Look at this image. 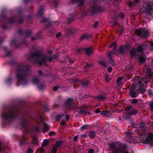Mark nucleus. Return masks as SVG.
Returning <instances> with one entry per match:
<instances>
[{
	"label": "nucleus",
	"instance_id": "obj_60",
	"mask_svg": "<svg viewBox=\"0 0 153 153\" xmlns=\"http://www.w3.org/2000/svg\"><path fill=\"white\" fill-rule=\"evenodd\" d=\"M39 129V128L38 126H36L34 128V130L36 131H38Z\"/></svg>",
	"mask_w": 153,
	"mask_h": 153
},
{
	"label": "nucleus",
	"instance_id": "obj_62",
	"mask_svg": "<svg viewBox=\"0 0 153 153\" xmlns=\"http://www.w3.org/2000/svg\"><path fill=\"white\" fill-rule=\"evenodd\" d=\"M39 151L41 152H44V150L42 148H40L39 149Z\"/></svg>",
	"mask_w": 153,
	"mask_h": 153
},
{
	"label": "nucleus",
	"instance_id": "obj_41",
	"mask_svg": "<svg viewBox=\"0 0 153 153\" xmlns=\"http://www.w3.org/2000/svg\"><path fill=\"white\" fill-rule=\"evenodd\" d=\"M119 16L120 18L123 19L124 17V15L123 13H121L119 14Z\"/></svg>",
	"mask_w": 153,
	"mask_h": 153
},
{
	"label": "nucleus",
	"instance_id": "obj_64",
	"mask_svg": "<svg viewBox=\"0 0 153 153\" xmlns=\"http://www.w3.org/2000/svg\"><path fill=\"white\" fill-rule=\"evenodd\" d=\"M65 118L67 120H68L69 118V116L68 115H66L65 117Z\"/></svg>",
	"mask_w": 153,
	"mask_h": 153
},
{
	"label": "nucleus",
	"instance_id": "obj_35",
	"mask_svg": "<svg viewBox=\"0 0 153 153\" xmlns=\"http://www.w3.org/2000/svg\"><path fill=\"white\" fill-rule=\"evenodd\" d=\"M91 66V65L90 63L87 64L84 67V68L85 70H86L87 69Z\"/></svg>",
	"mask_w": 153,
	"mask_h": 153
},
{
	"label": "nucleus",
	"instance_id": "obj_5",
	"mask_svg": "<svg viewBox=\"0 0 153 153\" xmlns=\"http://www.w3.org/2000/svg\"><path fill=\"white\" fill-rule=\"evenodd\" d=\"M46 60L47 58L45 56L41 55L38 57L36 62L39 64H41L44 63Z\"/></svg>",
	"mask_w": 153,
	"mask_h": 153
},
{
	"label": "nucleus",
	"instance_id": "obj_52",
	"mask_svg": "<svg viewBox=\"0 0 153 153\" xmlns=\"http://www.w3.org/2000/svg\"><path fill=\"white\" fill-rule=\"evenodd\" d=\"M150 106L151 110H153V102L150 104Z\"/></svg>",
	"mask_w": 153,
	"mask_h": 153
},
{
	"label": "nucleus",
	"instance_id": "obj_3",
	"mask_svg": "<svg viewBox=\"0 0 153 153\" xmlns=\"http://www.w3.org/2000/svg\"><path fill=\"white\" fill-rule=\"evenodd\" d=\"M15 114L13 111H10L4 113L2 115V117L4 119H8L15 117Z\"/></svg>",
	"mask_w": 153,
	"mask_h": 153
},
{
	"label": "nucleus",
	"instance_id": "obj_10",
	"mask_svg": "<svg viewBox=\"0 0 153 153\" xmlns=\"http://www.w3.org/2000/svg\"><path fill=\"white\" fill-rule=\"evenodd\" d=\"M73 104V103L72 100L71 99H68L66 101L65 103V105L66 106L69 107Z\"/></svg>",
	"mask_w": 153,
	"mask_h": 153
},
{
	"label": "nucleus",
	"instance_id": "obj_54",
	"mask_svg": "<svg viewBox=\"0 0 153 153\" xmlns=\"http://www.w3.org/2000/svg\"><path fill=\"white\" fill-rule=\"evenodd\" d=\"M137 102V100L136 99H134L132 101V103H136Z\"/></svg>",
	"mask_w": 153,
	"mask_h": 153
},
{
	"label": "nucleus",
	"instance_id": "obj_1",
	"mask_svg": "<svg viewBox=\"0 0 153 153\" xmlns=\"http://www.w3.org/2000/svg\"><path fill=\"white\" fill-rule=\"evenodd\" d=\"M109 146L111 149L114 150L112 153H122L126 147L125 144H120L118 143H112L109 144Z\"/></svg>",
	"mask_w": 153,
	"mask_h": 153
},
{
	"label": "nucleus",
	"instance_id": "obj_4",
	"mask_svg": "<svg viewBox=\"0 0 153 153\" xmlns=\"http://www.w3.org/2000/svg\"><path fill=\"white\" fill-rule=\"evenodd\" d=\"M135 33L137 35L141 34L145 36H147L149 33V32L146 29L143 28H141L136 30Z\"/></svg>",
	"mask_w": 153,
	"mask_h": 153
},
{
	"label": "nucleus",
	"instance_id": "obj_43",
	"mask_svg": "<svg viewBox=\"0 0 153 153\" xmlns=\"http://www.w3.org/2000/svg\"><path fill=\"white\" fill-rule=\"evenodd\" d=\"M99 23L97 22H95L94 24V27L95 28L97 27Z\"/></svg>",
	"mask_w": 153,
	"mask_h": 153
},
{
	"label": "nucleus",
	"instance_id": "obj_30",
	"mask_svg": "<svg viewBox=\"0 0 153 153\" xmlns=\"http://www.w3.org/2000/svg\"><path fill=\"white\" fill-rule=\"evenodd\" d=\"M140 127L142 131H144L145 129V125L144 123L140 124Z\"/></svg>",
	"mask_w": 153,
	"mask_h": 153
},
{
	"label": "nucleus",
	"instance_id": "obj_46",
	"mask_svg": "<svg viewBox=\"0 0 153 153\" xmlns=\"http://www.w3.org/2000/svg\"><path fill=\"white\" fill-rule=\"evenodd\" d=\"M80 113H87L88 114H90L91 113L89 112H87L86 111H85L83 110H81L80 111Z\"/></svg>",
	"mask_w": 153,
	"mask_h": 153
},
{
	"label": "nucleus",
	"instance_id": "obj_44",
	"mask_svg": "<svg viewBox=\"0 0 153 153\" xmlns=\"http://www.w3.org/2000/svg\"><path fill=\"white\" fill-rule=\"evenodd\" d=\"M63 116V115L62 114L58 115L56 117V119L57 120H59L62 118Z\"/></svg>",
	"mask_w": 153,
	"mask_h": 153
},
{
	"label": "nucleus",
	"instance_id": "obj_12",
	"mask_svg": "<svg viewBox=\"0 0 153 153\" xmlns=\"http://www.w3.org/2000/svg\"><path fill=\"white\" fill-rule=\"evenodd\" d=\"M16 76L19 80H23L24 76L23 74L22 73H18L16 75Z\"/></svg>",
	"mask_w": 153,
	"mask_h": 153
},
{
	"label": "nucleus",
	"instance_id": "obj_58",
	"mask_svg": "<svg viewBox=\"0 0 153 153\" xmlns=\"http://www.w3.org/2000/svg\"><path fill=\"white\" fill-rule=\"evenodd\" d=\"M108 72H111L112 70V68L111 67L108 68Z\"/></svg>",
	"mask_w": 153,
	"mask_h": 153
},
{
	"label": "nucleus",
	"instance_id": "obj_61",
	"mask_svg": "<svg viewBox=\"0 0 153 153\" xmlns=\"http://www.w3.org/2000/svg\"><path fill=\"white\" fill-rule=\"evenodd\" d=\"M61 35V33H58L56 35V37L57 38L59 37Z\"/></svg>",
	"mask_w": 153,
	"mask_h": 153
},
{
	"label": "nucleus",
	"instance_id": "obj_17",
	"mask_svg": "<svg viewBox=\"0 0 153 153\" xmlns=\"http://www.w3.org/2000/svg\"><path fill=\"white\" fill-rule=\"evenodd\" d=\"M62 141L61 140H59L57 141L56 144V145L55 146L56 147L59 148V147L61 145H62Z\"/></svg>",
	"mask_w": 153,
	"mask_h": 153
},
{
	"label": "nucleus",
	"instance_id": "obj_25",
	"mask_svg": "<svg viewBox=\"0 0 153 153\" xmlns=\"http://www.w3.org/2000/svg\"><path fill=\"white\" fill-rule=\"evenodd\" d=\"M48 143V140H45L42 143V147H44L46 146Z\"/></svg>",
	"mask_w": 153,
	"mask_h": 153
},
{
	"label": "nucleus",
	"instance_id": "obj_29",
	"mask_svg": "<svg viewBox=\"0 0 153 153\" xmlns=\"http://www.w3.org/2000/svg\"><path fill=\"white\" fill-rule=\"evenodd\" d=\"M57 148L55 146H54L53 147L51 153H56Z\"/></svg>",
	"mask_w": 153,
	"mask_h": 153
},
{
	"label": "nucleus",
	"instance_id": "obj_26",
	"mask_svg": "<svg viewBox=\"0 0 153 153\" xmlns=\"http://www.w3.org/2000/svg\"><path fill=\"white\" fill-rule=\"evenodd\" d=\"M140 0H134L133 2L131 4L130 6H133L134 5H136V4L138 3Z\"/></svg>",
	"mask_w": 153,
	"mask_h": 153
},
{
	"label": "nucleus",
	"instance_id": "obj_50",
	"mask_svg": "<svg viewBox=\"0 0 153 153\" xmlns=\"http://www.w3.org/2000/svg\"><path fill=\"white\" fill-rule=\"evenodd\" d=\"M54 134L55 132L53 131H51L49 133V135H53Z\"/></svg>",
	"mask_w": 153,
	"mask_h": 153
},
{
	"label": "nucleus",
	"instance_id": "obj_40",
	"mask_svg": "<svg viewBox=\"0 0 153 153\" xmlns=\"http://www.w3.org/2000/svg\"><path fill=\"white\" fill-rule=\"evenodd\" d=\"M138 82L139 83V85H140V86L142 85V83H143V82H144L145 83H146V82L144 80H143L142 81H140V80H139L138 81Z\"/></svg>",
	"mask_w": 153,
	"mask_h": 153
},
{
	"label": "nucleus",
	"instance_id": "obj_13",
	"mask_svg": "<svg viewBox=\"0 0 153 153\" xmlns=\"http://www.w3.org/2000/svg\"><path fill=\"white\" fill-rule=\"evenodd\" d=\"M123 79V77H119L118 78L116 82L118 85H120L123 83L122 82V80Z\"/></svg>",
	"mask_w": 153,
	"mask_h": 153
},
{
	"label": "nucleus",
	"instance_id": "obj_32",
	"mask_svg": "<svg viewBox=\"0 0 153 153\" xmlns=\"http://www.w3.org/2000/svg\"><path fill=\"white\" fill-rule=\"evenodd\" d=\"M117 47L115 46L114 47V48L113 49V50L112 51L111 53L113 54H115V53L116 51H117Z\"/></svg>",
	"mask_w": 153,
	"mask_h": 153
},
{
	"label": "nucleus",
	"instance_id": "obj_53",
	"mask_svg": "<svg viewBox=\"0 0 153 153\" xmlns=\"http://www.w3.org/2000/svg\"><path fill=\"white\" fill-rule=\"evenodd\" d=\"M78 138V136L76 135V136H75L74 137L73 139L75 141H76L77 140Z\"/></svg>",
	"mask_w": 153,
	"mask_h": 153
},
{
	"label": "nucleus",
	"instance_id": "obj_18",
	"mask_svg": "<svg viewBox=\"0 0 153 153\" xmlns=\"http://www.w3.org/2000/svg\"><path fill=\"white\" fill-rule=\"evenodd\" d=\"M95 135V132L93 131H91L89 132V136L91 138H94Z\"/></svg>",
	"mask_w": 153,
	"mask_h": 153
},
{
	"label": "nucleus",
	"instance_id": "obj_19",
	"mask_svg": "<svg viewBox=\"0 0 153 153\" xmlns=\"http://www.w3.org/2000/svg\"><path fill=\"white\" fill-rule=\"evenodd\" d=\"M100 64L102 66L106 67L107 62L106 61H100L99 62Z\"/></svg>",
	"mask_w": 153,
	"mask_h": 153
},
{
	"label": "nucleus",
	"instance_id": "obj_48",
	"mask_svg": "<svg viewBox=\"0 0 153 153\" xmlns=\"http://www.w3.org/2000/svg\"><path fill=\"white\" fill-rule=\"evenodd\" d=\"M117 22L116 19L115 18H114L113 19L112 21V23H113L114 24L116 23Z\"/></svg>",
	"mask_w": 153,
	"mask_h": 153
},
{
	"label": "nucleus",
	"instance_id": "obj_8",
	"mask_svg": "<svg viewBox=\"0 0 153 153\" xmlns=\"http://www.w3.org/2000/svg\"><path fill=\"white\" fill-rule=\"evenodd\" d=\"M90 10L92 11H98L99 10L98 6L95 4H92L90 7Z\"/></svg>",
	"mask_w": 153,
	"mask_h": 153
},
{
	"label": "nucleus",
	"instance_id": "obj_28",
	"mask_svg": "<svg viewBox=\"0 0 153 153\" xmlns=\"http://www.w3.org/2000/svg\"><path fill=\"white\" fill-rule=\"evenodd\" d=\"M138 90L140 92V93H143L145 91V89L144 88H141V87H140L138 89Z\"/></svg>",
	"mask_w": 153,
	"mask_h": 153
},
{
	"label": "nucleus",
	"instance_id": "obj_23",
	"mask_svg": "<svg viewBox=\"0 0 153 153\" xmlns=\"http://www.w3.org/2000/svg\"><path fill=\"white\" fill-rule=\"evenodd\" d=\"M44 10L43 8L40 9L38 12V16H41Z\"/></svg>",
	"mask_w": 153,
	"mask_h": 153
},
{
	"label": "nucleus",
	"instance_id": "obj_39",
	"mask_svg": "<svg viewBox=\"0 0 153 153\" xmlns=\"http://www.w3.org/2000/svg\"><path fill=\"white\" fill-rule=\"evenodd\" d=\"M39 82L38 79L37 78H34L33 80V82L34 84L37 83Z\"/></svg>",
	"mask_w": 153,
	"mask_h": 153
},
{
	"label": "nucleus",
	"instance_id": "obj_22",
	"mask_svg": "<svg viewBox=\"0 0 153 153\" xmlns=\"http://www.w3.org/2000/svg\"><path fill=\"white\" fill-rule=\"evenodd\" d=\"M124 52V48L122 46H121L119 51V53L120 54H122Z\"/></svg>",
	"mask_w": 153,
	"mask_h": 153
},
{
	"label": "nucleus",
	"instance_id": "obj_2",
	"mask_svg": "<svg viewBox=\"0 0 153 153\" xmlns=\"http://www.w3.org/2000/svg\"><path fill=\"white\" fill-rule=\"evenodd\" d=\"M144 2V7H145V10L146 13H148L149 15L152 16L153 15V13L151 12V10L153 9V7L151 5V3L150 1L149 0H146Z\"/></svg>",
	"mask_w": 153,
	"mask_h": 153
},
{
	"label": "nucleus",
	"instance_id": "obj_47",
	"mask_svg": "<svg viewBox=\"0 0 153 153\" xmlns=\"http://www.w3.org/2000/svg\"><path fill=\"white\" fill-rule=\"evenodd\" d=\"M132 108V107L131 106H129L127 107L126 108V110L128 111L130 110Z\"/></svg>",
	"mask_w": 153,
	"mask_h": 153
},
{
	"label": "nucleus",
	"instance_id": "obj_55",
	"mask_svg": "<svg viewBox=\"0 0 153 153\" xmlns=\"http://www.w3.org/2000/svg\"><path fill=\"white\" fill-rule=\"evenodd\" d=\"M15 43V42L14 41H11L10 42V44L11 45H14Z\"/></svg>",
	"mask_w": 153,
	"mask_h": 153
},
{
	"label": "nucleus",
	"instance_id": "obj_14",
	"mask_svg": "<svg viewBox=\"0 0 153 153\" xmlns=\"http://www.w3.org/2000/svg\"><path fill=\"white\" fill-rule=\"evenodd\" d=\"M101 114H103L104 116L108 117L109 116V111L108 110H105L102 111Z\"/></svg>",
	"mask_w": 153,
	"mask_h": 153
},
{
	"label": "nucleus",
	"instance_id": "obj_33",
	"mask_svg": "<svg viewBox=\"0 0 153 153\" xmlns=\"http://www.w3.org/2000/svg\"><path fill=\"white\" fill-rule=\"evenodd\" d=\"M137 51L140 52H142L143 49L140 46H139L137 48Z\"/></svg>",
	"mask_w": 153,
	"mask_h": 153
},
{
	"label": "nucleus",
	"instance_id": "obj_45",
	"mask_svg": "<svg viewBox=\"0 0 153 153\" xmlns=\"http://www.w3.org/2000/svg\"><path fill=\"white\" fill-rule=\"evenodd\" d=\"M60 124L61 126H65L66 125L65 122L63 120L61 121Z\"/></svg>",
	"mask_w": 153,
	"mask_h": 153
},
{
	"label": "nucleus",
	"instance_id": "obj_51",
	"mask_svg": "<svg viewBox=\"0 0 153 153\" xmlns=\"http://www.w3.org/2000/svg\"><path fill=\"white\" fill-rule=\"evenodd\" d=\"M33 151L31 149H29L27 150V153H33Z\"/></svg>",
	"mask_w": 153,
	"mask_h": 153
},
{
	"label": "nucleus",
	"instance_id": "obj_6",
	"mask_svg": "<svg viewBox=\"0 0 153 153\" xmlns=\"http://www.w3.org/2000/svg\"><path fill=\"white\" fill-rule=\"evenodd\" d=\"M136 85L135 84H133L131 88V90L130 91V94L131 95L132 97H135L137 96L136 94L133 91L134 90L136 87Z\"/></svg>",
	"mask_w": 153,
	"mask_h": 153
},
{
	"label": "nucleus",
	"instance_id": "obj_38",
	"mask_svg": "<svg viewBox=\"0 0 153 153\" xmlns=\"http://www.w3.org/2000/svg\"><path fill=\"white\" fill-rule=\"evenodd\" d=\"M113 46H114V47L115 46H117L116 45V43L115 42H113L110 45H109L110 48H111Z\"/></svg>",
	"mask_w": 153,
	"mask_h": 153
},
{
	"label": "nucleus",
	"instance_id": "obj_31",
	"mask_svg": "<svg viewBox=\"0 0 153 153\" xmlns=\"http://www.w3.org/2000/svg\"><path fill=\"white\" fill-rule=\"evenodd\" d=\"M126 134L127 137L131 139L132 137V135L131 132H126Z\"/></svg>",
	"mask_w": 153,
	"mask_h": 153
},
{
	"label": "nucleus",
	"instance_id": "obj_49",
	"mask_svg": "<svg viewBox=\"0 0 153 153\" xmlns=\"http://www.w3.org/2000/svg\"><path fill=\"white\" fill-rule=\"evenodd\" d=\"M94 151L92 149H90L88 150V153H94Z\"/></svg>",
	"mask_w": 153,
	"mask_h": 153
},
{
	"label": "nucleus",
	"instance_id": "obj_57",
	"mask_svg": "<svg viewBox=\"0 0 153 153\" xmlns=\"http://www.w3.org/2000/svg\"><path fill=\"white\" fill-rule=\"evenodd\" d=\"M82 38H88V36L87 34H84L82 36Z\"/></svg>",
	"mask_w": 153,
	"mask_h": 153
},
{
	"label": "nucleus",
	"instance_id": "obj_21",
	"mask_svg": "<svg viewBox=\"0 0 153 153\" xmlns=\"http://www.w3.org/2000/svg\"><path fill=\"white\" fill-rule=\"evenodd\" d=\"M44 129L46 131H47L49 128V126L48 125L45 123H43Z\"/></svg>",
	"mask_w": 153,
	"mask_h": 153
},
{
	"label": "nucleus",
	"instance_id": "obj_56",
	"mask_svg": "<svg viewBox=\"0 0 153 153\" xmlns=\"http://www.w3.org/2000/svg\"><path fill=\"white\" fill-rule=\"evenodd\" d=\"M151 70L150 69L148 68L146 69V72L148 73H149L151 72Z\"/></svg>",
	"mask_w": 153,
	"mask_h": 153
},
{
	"label": "nucleus",
	"instance_id": "obj_15",
	"mask_svg": "<svg viewBox=\"0 0 153 153\" xmlns=\"http://www.w3.org/2000/svg\"><path fill=\"white\" fill-rule=\"evenodd\" d=\"M139 60L141 63H143L145 61V58L144 56H141L139 57Z\"/></svg>",
	"mask_w": 153,
	"mask_h": 153
},
{
	"label": "nucleus",
	"instance_id": "obj_24",
	"mask_svg": "<svg viewBox=\"0 0 153 153\" xmlns=\"http://www.w3.org/2000/svg\"><path fill=\"white\" fill-rule=\"evenodd\" d=\"M109 63L112 65L115 66V64L113 61V59L111 57L109 58Z\"/></svg>",
	"mask_w": 153,
	"mask_h": 153
},
{
	"label": "nucleus",
	"instance_id": "obj_11",
	"mask_svg": "<svg viewBox=\"0 0 153 153\" xmlns=\"http://www.w3.org/2000/svg\"><path fill=\"white\" fill-rule=\"evenodd\" d=\"M73 3L76 2L79 5H82L85 3V0H72Z\"/></svg>",
	"mask_w": 153,
	"mask_h": 153
},
{
	"label": "nucleus",
	"instance_id": "obj_42",
	"mask_svg": "<svg viewBox=\"0 0 153 153\" xmlns=\"http://www.w3.org/2000/svg\"><path fill=\"white\" fill-rule=\"evenodd\" d=\"M89 82L88 81H86L84 82H82V84L83 86H85L87 85Z\"/></svg>",
	"mask_w": 153,
	"mask_h": 153
},
{
	"label": "nucleus",
	"instance_id": "obj_7",
	"mask_svg": "<svg viewBox=\"0 0 153 153\" xmlns=\"http://www.w3.org/2000/svg\"><path fill=\"white\" fill-rule=\"evenodd\" d=\"M86 54L88 55H91L93 54V49L92 47L87 48L85 49Z\"/></svg>",
	"mask_w": 153,
	"mask_h": 153
},
{
	"label": "nucleus",
	"instance_id": "obj_9",
	"mask_svg": "<svg viewBox=\"0 0 153 153\" xmlns=\"http://www.w3.org/2000/svg\"><path fill=\"white\" fill-rule=\"evenodd\" d=\"M146 140L149 143L153 142V134L150 133L149 134Z\"/></svg>",
	"mask_w": 153,
	"mask_h": 153
},
{
	"label": "nucleus",
	"instance_id": "obj_34",
	"mask_svg": "<svg viewBox=\"0 0 153 153\" xmlns=\"http://www.w3.org/2000/svg\"><path fill=\"white\" fill-rule=\"evenodd\" d=\"M105 80L106 81L108 82H109L110 80V79L107 75H106L105 76Z\"/></svg>",
	"mask_w": 153,
	"mask_h": 153
},
{
	"label": "nucleus",
	"instance_id": "obj_59",
	"mask_svg": "<svg viewBox=\"0 0 153 153\" xmlns=\"http://www.w3.org/2000/svg\"><path fill=\"white\" fill-rule=\"evenodd\" d=\"M95 112L96 113H98L100 112V111L99 109H97L95 110Z\"/></svg>",
	"mask_w": 153,
	"mask_h": 153
},
{
	"label": "nucleus",
	"instance_id": "obj_16",
	"mask_svg": "<svg viewBox=\"0 0 153 153\" xmlns=\"http://www.w3.org/2000/svg\"><path fill=\"white\" fill-rule=\"evenodd\" d=\"M137 52V51L135 49H133L132 50L130 51V54L131 55L133 56H135Z\"/></svg>",
	"mask_w": 153,
	"mask_h": 153
},
{
	"label": "nucleus",
	"instance_id": "obj_27",
	"mask_svg": "<svg viewBox=\"0 0 153 153\" xmlns=\"http://www.w3.org/2000/svg\"><path fill=\"white\" fill-rule=\"evenodd\" d=\"M88 125H85L83 126H82L81 127V130H84L87 129L88 128Z\"/></svg>",
	"mask_w": 153,
	"mask_h": 153
},
{
	"label": "nucleus",
	"instance_id": "obj_63",
	"mask_svg": "<svg viewBox=\"0 0 153 153\" xmlns=\"http://www.w3.org/2000/svg\"><path fill=\"white\" fill-rule=\"evenodd\" d=\"M58 88L57 87H53V90L55 91H56L58 89Z\"/></svg>",
	"mask_w": 153,
	"mask_h": 153
},
{
	"label": "nucleus",
	"instance_id": "obj_36",
	"mask_svg": "<svg viewBox=\"0 0 153 153\" xmlns=\"http://www.w3.org/2000/svg\"><path fill=\"white\" fill-rule=\"evenodd\" d=\"M137 111L136 110H133L132 111H131L130 112V114L131 115H133L136 114L137 113Z\"/></svg>",
	"mask_w": 153,
	"mask_h": 153
},
{
	"label": "nucleus",
	"instance_id": "obj_20",
	"mask_svg": "<svg viewBox=\"0 0 153 153\" xmlns=\"http://www.w3.org/2000/svg\"><path fill=\"white\" fill-rule=\"evenodd\" d=\"M97 98H98L100 100H105L106 97L104 95H100L98 96Z\"/></svg>",
	"mask_w": 153,
	"mask_h": 153
},
{
	"label": "nucleus",
	"instance_id": "obj_37",
	"mask_svg": "<svg viewBox=\"0 0 153 153\" xmlns=\"http://www.w3.org/2000/svg\"><path fill=\"white\" fill-rule=\"evenodd\" d=\"M33 143L34 144H36L38 143V140L36 139H34L32 141Z\"/></svg>",
	"mask_w": 153,
	"mask_h": 153
}]
</instances>
